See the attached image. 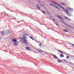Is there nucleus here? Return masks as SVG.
<instances>
[{
	"label": "nucleus",
	"mask_w": 74,
	"mask_h": 74,
	"mask_svg": "<svg viewBox=\"0 0 74 74\" xmlns=\"http://www.w3.org/2000/svg\"><path fill=\"white\" fill-rule=\"evenodd\" d=\"M51 2L52 3H53V4H55V5H57L59 7H60V8H62L63 9V10H65V9L61 5L59 4L58 3H56L53 1H51Z\"/></svg>",
	"instance_id": "nucleus-1"
},
{
	"label": "nucleus",
	"mask_w": 74,
	"mask_h": 74,
	"mask_svg": "<svg viewBox=\"0 0 74 74\" xmlns=\"http://www.w3.org/2000/svg\"><path fill=\"white\" fill-rule=\"evenodd\" d=\"M2 34L3 36H5V35H6L7 34V31L4 30L2 32Z\"/></svg>",
	"instance_id": "nucleus-2"
},
{
	"label": "nucleus",
	"mask_w": 74,
	"mask_h": 74,
	"mask_svg": "<svg viewBox=\"0 0 74 74\" xmlns=\"http://www.w3.org/2000/svg\"><path fill=\"white\" fill-rule=\"evenodd\" d=\"M22 39L23 40V41L24 42H25V43H26V44L27 43L26 42V40H25V38H22Z\"/></svg>",
	"instance_id": "nucleus-3"
},
{
	"label": "nucleus",
	"mask_w": 74,
	"mask_h": 74,
	"mask_svg": "<svg viewBox=\"0 0 74 74\" xmlns=\"http://www.w3.org/2000/svg\"><path fill=\"white\" fill-rule=\"evenodd\" d=\"M53 7H55V8H57V9H58V10H60V9L57 6L55 5H52Z\"/></svg>",
	"instance_id": "nucleus-4"
},
{
	"label": "nucleus",
	"mask_w": 74,
	"mask_h": 74,
	"mask_svg": "<svg viewBox=\"0 0 74 74\" xmlns=\"http://www.w3.org/2000/svg\"><path fill=\"white\" fill-rule=\"evenodd\" d=\"M53 7H55V8H57V9H58V10H60V9L57 6L55 5H52Z\"/></svg>",
	"instance_id": "nucleus-5"
},
{
	"label": "nucleus",
	"mask_w": 74,
	"mask_h": 74,
	"mask_svg": "<svg viewBox=\"0 0 74 74\" xmlns=\"http://www.w3.org/2000/svg\"><path fill=\"white\" fill-rule=\"evenodd\" d=\"M57 17L59 18H60V19L61 20H62V21H64V19L63 18H62V17H60V16H57Z\"/></svg>",
	"instance_id": "nucleus-6"
},
{
	"label": "nucleus",
	"mask_w": 74,
	"mask_h": 74,
	"mask_svg": "<svg viewBox=\"0 0 74 74\" xmlns=\"http://www.w3.org/2000/svg\"><path fill=\"white\" fill-rule=\"evenodd\" d=\"M65 12H66V13L67 14V15H70V13L69 12V10H66L65 11Z\"/></svg>",
	"instance_id": "nucleus-7"
},
{
	"label": "nucleus",
	"mask_w": 74,
	"mask_h": 74,
	"mask_svg": "<svg viewBox=\"0 0 74 74\" xmlns=\"http://www.w3.org/2000/svg\"><path fill=\"white\" fill-rule=\"evenodd\" d=\"M23 37L25 38V39H26L27 38V36H26V35H23Z\"/></svg>",
	"instance_id": "nucleus-8"
},
{
	"label": "nucleus",
	"mask_w": 74,
	"mask_h": 74,
	"mask_svg": "<svg viewBox=\"0 0 74 74\" xmlns=\"http://www.w3.org/2000/svg\"><path fill=\"white\" fill-rule=\"evenodd\" d=\"M64 18H65V19H68V21H71V19H69V18L67 17H66L65 16Z\"/></svg>",
	"instance_id": "nucleus-9"
},
{
	"label": "nucleus",
	"mask_w": 74,
	"mask_h": 74,
	"mask_svg": "<svg viewBox=\"0 0 74 74\" xmlns=\"http://www.w3.org/2000/svg\"><path fill=\"white\" fill-rule=\"evenodd\" d=\"M26 49H27V50H30V48L29 47H26L25 48Z\"/></svg>",
	"instance_id": "nucleus-10"
},
{
	"label": "nucleus",
	"mask_w": 74,
	"mask_h": 74,
	"mask_svg": "<svg viewBox=\"0 0 74 74\" xmlns=\"http://www.w3.org/2000/svg\"><path fill=\"white\" fill-rule=\"evenodd\" d=\"M68 10H70V11H73V9H72V8H69Z\"/></svg>",
	"instance_id": "nucleus-11"
},
{
	"label": "nucleus",
	"mask_w": 74,
	"mask_h": 74,
	"mask_svg": "<svg viewBox=\"0 0 74 74\" xmlns=\"http://www.w3.org/2000/svg\"><path fill=\"white\" fill-rule=\"evenodd\" d=\"M53 56H54L55 58L56 59H58V57H57V56H56V55H54Z\"/></svg>",
	"instance_id": "nucleus-12"
},
{
	"label": "nucleus",
	"mask_w": 74,
	"mask_h": 74,
	"mask_svg": "<svg viewBox=\"0 0 74 74\" xmlns=\"http://www.w3.org/2000/svg\"><path fill=\"white\" fill-rule=\"evenodd\" d=\"M14 45H18V43L17 42L14 43Z\"/></svg>",
	"instance_id": "nucleus-13"
},
{
	"label": "nucleus",
	"mask_w": 74,
	"mask_h": 74,
	"mask_svg": "<svg viewBox=\"0 0 74 74\" xmlns=\"http://www.w3.org/2000/svg\"><path fill=\"white\" fill-rule=\"evenodd\" d=\"M13 42H16V41H17V40H15V39H13Z\"/></svg>",
	"instance_id": "nucleus-14"
},
{
	"label": "nucleus",
	"mask_w": 74,
	"mask_h": 74,
	"mask_svg": "<svg viewBox=\"0 0 74 74\" xmlns=\"http://www.w3.org/2000/svg\"><path fill=\"white\" fill-rule=\"evenodd\" d=\"M58 52H60V53H63V52H62L61 51H60V50H58Z\"/></svg>",
	"instance_id": "nucleus-15"
},
{
	"label": "nucleus",
	"mask_w": 74,
	"mask_h": 74,
	"mask_svg": "<svg viewBox=\"0 0 74 74\" xmlns=\"http://www.w3.org/2000/svg\"><path fill=\"white\" fill-rule=\"evenodd\" d=\"M60 57H64V55L63 56V55L62 54H61V55H60Z\"/></svg>",
	"instance_id": "nucleus-16"
},
{
	"label": "nucleus",
	"mask_w": 74,
	"mask_h": 74,
	"mask_svg": "<svg viewBox=\"0 0 74 74\" xmlns=\"http://www.w3.org/2000/svg\"><path fill=\"white\" fill-rule=\"evenodd\" d=\"M60 21H61V22H62V23H64V24H65V22H64V21H61V20H60Z\"/></svg>",
	"instance_id": "nucleus-17"
},
{
	"label": "nucleus",
	"mask_w": 74,
	"mask_h": 74,
	"mask_svg": "<svg viewBox=\"0 0 74 74\" xmlns=\"http://www.w3.org/2000/svg\"><path fill=\"white\" fill-rule=\"evenodd\" d=\"M69 27H70V28H72V29H74V27L72 26H70V25H69Z\"/></svg>",
	"instance_id": "nucleus-18"
},
{
	"label": "nucleus",
	"mask_w": 74,
	"mask_h": 74,
	"mask_svg": "<svg viewBox=\"0 0 74 74\" xmlns=\"http://www.w3.org/2000/svg\"><path fill=\"white\" fill-rule=\"evenodd\" d=\"M62 62V61L61 60H60V61L59 60H58V63H60V62Z\"/></svg>",
	"instance_id": "nucleus-19"
},
{
	"label": "nucleus",
	"mask_w": 74,
	"mask_h": 74,
	"mask_svg": "<svg viewBox=\"0 0 74 74\" xmlns=\"http://www.w3.org/2000/svg\"><path fill=\"white\" fill-rule=\"evenodd\" d=\"M61 4H62V5H66V4H65L64 3H62Z\"/></svg>",
	"instance_id": "nucleus-20"
},
{
	"label": "nucleus",
	"mask_w": 74,
	"mask_h": 74,
	"mask_svg": "<svg viewBox=\"0 0 74 74\" xmlns=\"http://www.w3.org/2000/svg\"><path fill=\"white\" fill-rule=\"evenodd\" d=\"M65 25L67 26H68V27H69L70 25H67V24H66V23L65 24Z\"/></svg>",
	"instance_id": "nucleus-21"
},
{
	"label": "nucleus",
	"mask_w": 74,
	"mask_h": 74,
	"mask_svg": "<svg viewBox=\"0 0 74 74\" xmlns=\"http://www.w3.org/2000/svg\"><path fill=\"white\" fill-rule=\"evenodd\" d=\"M42 13H43L44 14H45V12L44 11H42Z\"/></svg>",
	"instance_id": "nucleus-22"
},
{
	"label": "nucleus",
	"mask_w": 74,
	"mask_h": 74,
	"mask_svg": "<svg viewBox=\"0 0 74 74\" xmlns=\"http://www.w3.org/2000/svg\"><path fill=\"white\" fill-rule=\"evenodd\" d=\"M39 45V46H40V47H41V43H40Z\"/></svg>",
	"instance_id": "nucleus-23"
},
{
	"label": "nucleus",
	"mask_w": 74,
	"mask_h": 74,
	"mask_svg": "<svg viewBox=\"0 0 74 74\" xmlns=\"http://www.w3.org/2000/svg\"><path fill=\"white\" fill-rule=\"evenodd\" d=\"M69 56H67L66 57V59H69Z\"/></svg>",
	"instance_id": "nucleus-24"
},
{
	"label": "nucleus",
	"mask_w": 74,
	"mask_h": 74,
	"mask_svg": "<svg viewBox=\"0 0 74 74\" xmlns=\"http://www.w3.org/2000/svg\"><path fill=\"white\" fill-rule=\"evenodd\" d=\"M38 52H43V51H41V50H39Z\"/></svg>",
	"instance_id": "nucleus-25"
},
{
	"label": "nucleus",
	"mask_w": 74,
	"mask_h": 74,
	"mask_svg": "<svg viewBox=\"0 0 74 74\" xmlns=\"http://www.w3.org/2000/svg\"><path fill=\"white\" fill-rule=\"evenodd\" d=\"M30 38H31V39H32V40H34V39H33V38H32V37H30Z\"/></svg>",
	"instance_id": "nucleus-26"
},
{
	"label": "nucleus",
	"mask_w": 74,
	"mask_h": 74,
	"mask_svg": "<svg viewBox=\"0 0 74 74\" xmlns=\"http://www.w3.org/2000/svg\"><path fill=\"white\" fill-rule=\"evenodd\" d=\"M70 64H71V65H73V64H73V63H70Z\"/></svg>",
	"instance_id": "nucleus-27"
},
{
	"label": "nucleus",
	"mask_w": 74,
	"mask_h": 74,
	"mask_svg": "<svg viewBox=\"0 0 74 74\" xmlns=\"http://www.w3.org/2000/svg\"><path fill=\"white\" fill-rule=\"evenodd\" d=\"M36 50L37 51H38H38H39V50H38V49H36Z\"/></svg>",
	"instance_id": "nucleus-28"
},
{
	"label": "nucleus",
	"mask_w": 74,
	"mask_h": 74,
	"mask_svg": "<svg viewBox=\"0 0 74 74\" xmlns=\"http://www.w3.org/2000/svg\"><path fill=\"white\" fill-rule=\"evenodd\" d=\"M72 46H73V47H74V45L73 44H72Z\"/></svg>",
	"instance_id": "nucleus-29"
},
{
	"label": "nucleus",
	"mask_w": 74,
	"mask_h": 74,
	"mask_svg": "<svg viewBox=\"0 0 74 74\" xmlns=\"http://www.w3.org/2000/svg\"><path fill=\"white\" fill-rule=\"evenodd\" d=\"M49 5H52V6L53 5H52L51 4H50Z\"/></svg>",
	"instance_id": "nucleus-30"
},
{
	"label": "nucleus",
	"mask_w": 74,
	"mask_h": 74,
	"mask_svg": "<svg viewBox=\"0 0 74 74\" xmlns=\"http://www.w3.org/2000/svg\"><path fill=\"white\" fill-rule=\"evenodd\" d=\"M64 32H67V30H64Z\"/></svg>",
	"instance_id": "nucleus-31"
},
{
	"label": "nucleus",
	"mask_w": 74,
	"mask_h": 74,
	"mask_svg": "<svg viewBox=\"0 0 74 74\" xmlns=\"http://www.w3.org/2000/svg\"><path fill=\"white\" fill-rule=\"evenodd\" d=\"M64 61L65 62H66V60L64 59Z\"/></svg>",
	"instance_id": "nucleus-32"
},
{
	"label": "nucleus",
	"mask_w": 74,
	"mask_h": 74,
	"mask_svg": "<svg viewBox=\"0 0 74 74\" xmlns=\"http://www.w3.org/2000/svg\"><path fill=\"white\" fill-rule=\"evenodd\" d=\"M53 21H55V19H53Z\"/></svg>",
	"instance_id": "nucleus-33"
},
{
	"label": "nucleus",
	"mask_w": 74,
	"mask_h": 74,
	"mask_svg": "<svg viewBox=\"0 0 74 74\" xmlns=\"http://www.w3.org/2000/svg\"><path fill=\"white\" fill-rule=\"evenodd\" d=\"M56 25H57V26H58V25H58V23H56Z\"/></svg>",
	"instance_id": "nucleus-34"
},
{
	"label": "nucleus",
	"mask_w": 74,
	"mask_h": 74,
	"mask_svg": "<svg viewBox=\"0 0 74 74\" xmlns=\"http://www.w3.org/2000/svg\"><path fill=\"white\" fill-rule=\"evenodd\" d=\"M38 8H39V9H40V7H38Z\"/></svg>",
	"instance_id": "nucleus-35"
},
{
	"label": "nucleus",
	"mask_w": 74,
	"mask_h": 74,
	"mask_svg": "<svg viewBox=\"0 0 74 74\" xmlns=\"http://www.w3.org/2000/svg\"><path fill=\"white\" fill-rule=\"evenodd\" d=\"M50 18H52V16H50Z\"/></svg>",
	"instance_id": "nucleus-36"
},
{
	"label": "nucleus",
	"mask_w": 74,
	"mask_h": 74,
	"mask_svg": "<svg viewBox=\"0 0 74 74\" xmlns=\"http://www.w3.org/2000/svg\"><path fill=\"white\" fill-rule=\"evenodd\" d=\"M42 6H43V7H44V5H42Z\"/></svg>",
	"instance_id": "nucleus-37"
},
{
	"label": "nucleus",
	"mask_w": 74,
	"mask_h": 74,
	"mask_svg": "<svg viewBox=\"0 0 74 74\" xmlns=\"http://www.w3.org/2000/svg\"><path fill=\"white\" fill-rule=\"evenodd\" d=\"M37 7H38V6L37 5Z\"/></svg>",
	"instance_id": "nucleus-38"
},
{
	"label": "nucleus",
	"mask_w": 74,
	"mask_h": 74,
	"mask_svg": "<svg viewBox=\"0 0 74 74\" xmlns=\"http://www.w3.org/2000/svg\"><path fill=\"white\" fill-rule=\"evenodd\" d=\"M26 35V36H28V35H27V34Z\"/></svg>",
	"instance_id": "nucleus-39"
},
{
	"label": "nucleus",
	"mask_w": 74,
	"mask_h": 74,
	"mask_svg": "<svg viewBox=\"0 0 74 74\" xmlns=\"http://www.w3.org/2000/svg\"><path fill=\"white\" fill-rule=\"evenodd\" d=\"M62 4V3H60V4Z\"/></svg>",
	"instance_id": "nucleus-40"
},
{
	"label": "nucleus",
	"mask_w": 74,
	"mask_h": 74,
	"mask_svg": "<svg viewBox=\"0 0 74 74\" xmlns=\"http://www.w3.org/2000/svg\"><path fill=\"white\" fill-rule=\"evenodd\" d=\"M0 39H1V38H0Z\"/></svg>",
	"instance_id": "nucleus-41"
}]
</instances>
